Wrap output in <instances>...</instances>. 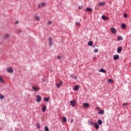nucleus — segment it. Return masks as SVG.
Masks as SVG:
<instances>
[{"label": "nucleus", "instance_id": "obj_41", "mask_svg": "<svg viewBox=\"0 0 131 131\" xmlns=\"http://www.w3.org/2000/svg\"><path fill=\"white\" fill-rule=\"evenodd\" d=\"M19 23V21L17 20L15 21V24H18Z\"/></svg>", "mask_w": 131, "mask_h": 131}, {"label": "nucleus", "instance_id": "obj_20", "mask_svg": "<svg viewBox=\"0 0 131 131\" xmlns=\"http://www.w3.org/2000/svg\"><path fill=\"white\" fill-rule=\"evenodd\" d=\"M121 51H122V48L121 47H120L118 49H117V53H121Z\"/></svg>", "mask_w": 131, "mask_h": 131}, {"label": "nucleus", "instance_id": "obj_10", "mask_svg": "<svg viewBox=\"0 0 131 131\" xmlns=\"http://www.w3.org/2000/svg\"><path fill=\"white\" fill-rule=\"evenodd\" d=\"M113 59L115 61L116 60H118V59H119V55H114Z\"/></svg>", "mask_w": 131, "mask_h": 131}, {"label": "nucleus", "instance_id": "obj_3", "mask_svg": "<svg viewBox=\"0 0 131 131\" xmlns=\"http://www.w3.org/2000/svg\"><path fill=\"white\" fill-rule=\"evenodd\" d=\"M36 98H37V99H36L37 103H39V102H40V101H41V96H40L39 95H37L36 96Z\"/></svg>", "mask_w": 131, "mask_h": 131}, {"label": "nucleus", "instance_id": "obj_46", "mask_svg": "<svg viewBox=\"0 0 131 131\" xmlns=\"http://www.w3.org/2000/svg\"><path fill=\"white\" fill-rule=\"evenodd\" d=\"M74 78H77V77L74 76Z\"/></svg>", "mask_w": 131, "mask_h": 131}, {"label": "nucleus", "instance_id": "obj_32", "mask_svg": "<svg viewBox=\"0 0 131 131\" xmlns=\"http://www.w3.org/2000/svg\"><path fill=\"white\" fill-rule=\"evenodd\" d=\"M45 131H49L50 130L49 129V127H48V126H46L45 127Z\"/></svg>", "mask_w": 131, "mask_h": 131}, {"label": "nucleus", "instance_id": "obj_29", "mask_svg": "<svg viewBox=\"0 0 131 131\" xmlns=\"http://www.w3.org/2000/svg\"><path fill=\"white\" fill-rule=\"evenodd\" d=\"M105 5V3L104 2H100L99 3V5L100 6H104Z\"/></svg>", "mask_w": 131, "mask_h": 131}, {"label": "nucleus", "instance_id": "obj_4", "mask_svg": "<svg viewBox=\"0 0 131 131\" xmlns=\"http://www.w3.org/2000/svg\"><path fill=\"white\" fill-rule=\"evenodd\" d=\"M71 105L73 106V107H75L76 106V100H72L70 101Z\"/></svg>", "mask_w": 131, "mask_h": 131}, {"label": "nucleus", "instance_id": "obj_8", "mask_svg": "<svg viewBox=\"0 0 131 131\" xmlns=\"http://www.w3.org/2000/svg\"><path fill=\"white\" fill-rule=\"evenodd\" d=\"M62 84H63V82L62 81H60L59 83L56 84V86L59 88H60V86H61V85H62Z\"/></svg>", "mask_w": 131, "mask_h": 131}, {"label": "nucleus", "instance_id": "obj_22", "mask_svg": "<svg viewBox=\"0 0 131 131\" xmlns=\"http://www.w3.org/2000/svg\"><path fill=\"white\" fill-rule=\"evenodd\" d=\"M97 123H98L99 125H102V123H103V122L101 120H98V121H97Z\"/></svg>", "mask_w": 131, "mask_h": 131}, {"label": "nucleus", "instance_id": "obj_9", "mask_svg": "<svg viewBox=\"0 0 131 131\" xmlns=\"http://www.w3.org/2000/svg\"><path fill=\"white\" fill-rule=\"evenodd\" d=\"M9 37H10V34L8 33H7L4 36L3 38H4V39H8Z\"/></svg>", "mask_w": 131, "mask_h": 131}, {"label": "nucleus", "instance_id": "obj_12", "mask_svg": "<svg viewBox=\"0 0 131 131\" xmlns=\"http://www.w3.org/2000/svg\"><path fill=\"white\" fill-rule=\"evenodd\" d=\"M99 72H102V73H106V70L104 69H100L99 71Z\"/></svg>", "mask_w": 131, "mask_h": 131}, {"label": "nucleus", "instance_id": "obj_40", "mask_svg": "<svg viewBox=\"0 0 131 131\" xmlns=\"http://www.w3.org/2000/svg\"><path fill=\"white\" fill-rule=\"evenodd\" d=\"M47 24H48V25H51L52 24V21H49L47 23Z\"/></svg>", "mask_w": 131, "mask_h": 131}, {"label": "nucleus", "instance_id": "obj_1", "mask_svg": "<svg viewBox=\"0 0 131 131\" xmlns=\"http://www.w3.org/2000/svg\"><path fill=\"white\" fill-rule=\"evenodd\" d=\"M32 89L34 91V92H38V91L39 90V89H38V86L37 85L33 86L32 87Z\"/></svg>", "mask_w": 131, "mask_h": 131}, {"label": "nucleus", "instance_id": "obj_23", "mask_svg": "<svg viewBox=\"0 0 131 131\" xmlns=\"http://www.w3.org/2000/svg\"><path fill=\"white\" fill-rule=\"evenodd\" d=\"M102 18L103 19V20H108V17H107L106 16H105V15H102Z\"/></svg>", "mask_w": 131, "mask_h": 131}, {"label": "nucleus", "instance_id": "obj_38", "mask_svg": "<svg viewBox=\"0 0 131 131\" xmlns=\"http://www.w3.org/2000/svg\"><path fill=\"white\" fill-rule=\"evenodd\" d=\"M36 126L37 128H40V126H39V124L38 123H36Z\"/></svg>", "mask_w": 131, "mask_h": 131}, {"label": "nucleus", "instance_id": "obj_25", "mask_svg": "<svg viewBox=\"0 0 131 131\" xmlns=\"http://www.w3.org/2000/svg\"><path fill=\"white\" fill-rule=\"evenodd\" d=\"M35 20L36 21H39V17L38 16H35Z\"/></svg>", "mask_w": 131, "mask_h": 131}, {"label": "nucleus", "instance_id": "obj_37", "mask_svg": "<svg viewBox=\"0 0 131 131\" xmlns=\"http://www.w3.org/2000/svg\"><path fill=\"white\" fill-rule=\"evenodd\" d=\"M127 105H128V103H124L123 104V106L124 107L125 106H127Z\"/></svg>", "mask_w": 131, "mask_h": 131}, {"label": "nucleus", "instance_id": "obj_39", "mask_svg": "<svg viewBox=\"0 0 131 131\" xmlns=\"http://www.w3.org/2000/svg\"><path fill=\"white\" fill-rule=\"evenodd\" d=\"M124 18H127V14L126 13H124Z\"/></svg>", "mask_w": 131, "mask_h": 131}, {"label": "nucleus", "instance_id": "obj_2", "mask_svg": "<svg viewBox=\"0 0 131 131\" xmlns=\"http://www.w3.org/2000/svg\"><path fill=\"white\" fill-rule=\"evenodd\" d=\"M7 72H8V73H13V72H14V70H13V68L11 67L8 68L7 69Z\"/></svg>", "mask_w": 131, "mask_h": 131}, {"label": "nucleus", "instance_id": "obj_6", "mask_svg": "<svg viewBox=\"0 0 131 131\" xmlns=\"http://www.w3.org/2000/svg\"><path fill=\"white\" fill-rule=\"evenodd\" d=\"M111 31H112V33H113L114 34H116V33H117L116 29L114 28H112L111 29Z\"/></svg>", "mask_w": 131, "mask_h": 131}, {"label": "nucleus", "instance_id": "obj_34", "mask_svg": "<svg viewBox=\"0 0 131 131\" xmlns=\"http://www.w3.org/2000/svg\"><path fill=\"white\" fill-rule=\"evenodd\" d=\"M75 25L77 26H80V24L77 21L75 23Z\"/></svg>", "mask_w": 131, "mask_h": 131}, {"label": "nucleus", "instance_id": "obj_19", "mask_svg": "<svg viewBox=\"0 0 131 131\" xmlns=\"http://www.w3.org/2000/svg\"><path fill=\"white\" fill-rule=\"evenodd\" d=\"M86 11L87 12H92L93 11V9L88 7L86 8Z\"/></svg>", "mask_w": 131, "mask_h": 131}, {"label": "nucleus", "instance_id": "obj_28", "mask_svg": "<svg viewBox=\"0 0 131 131\" xmlns=\"http://www.w3.org/2000/svg\"><path fill=\"white\" fill-rule=\"evenodd\" d=\"M62 120H63V122H67V119L66 118V117H63L62 118Z\"/></svg>", "mask_w": 131, "mask_h": 131}, {"label": "nucleus", "instance_id": "obj_11", "mask_svg": "<svg viewBox=\"0 0 131 131\" xmlns=\"http://www.w3.org/2000/svg\"><path fill=\"white\" fill-rule=\"evenodd\" d=\"M49 46H50V47H52V46H53V41H52L51 37L49 38Z\"/></svg>", "mask_w": 131, "mask_h": 131}, {"label": "nucleus", "instance_id": "obj_45", "mask_svg": "<svg viewBox=\"0 0 131 131\" xmlns=\"http://www.w3.org/2000/svg\"><path fill=\"white\" fill-rule=\"evenodd\" d=\"M70 77H73V75H70Z\"/></svg>", "mask_w": 131, "mask_h": 131}, {"label": "nucleus", "instance_id": "obj_35", "mask_svg": "<svg viewBox=\"0 0 131 131\" xmlns=\"http://www.w3.org/2000/svg\"><path fill=\"white\" fill-rule=\"evenodd\" d=\"M94 53H98L99 52V50L98 49H95L94 51Z\"/></svg>", "mask_w": 131, "mask_h": 131}, {"label": "nucleus", "instance_id": "obj_21", "mask_svg": "<svg viewBox=\"0 0 131 131\" xmlns=\"http://www.w3.org/2000/svg\"><path fill=\"white\" fill-rule=\"evenodd\" d=\"M98 114H100V115H103V114H104V110L99 111Z\"/></svg>", "mask_w": 131, "mask_h": 131}, {"label": "nucleus", "instance_id": "obj_24", "mask_svg": "<svg viewBox=\"0 0 131 131\" xmlns=\"http://www.w3.org/2000/svg\"><path fill=\"white\" fill-rule=\"evenodd\" d=\"M0 82H2V83H4L5 81L3 79V77L0 76Z\"/></svg>", "mask_w": 131, "mask_h": 131}, {"label": "nucleus", "instance_id": "obj_43", "mask_svg": "<svg viewBox=\"0 0 131 131\" xmlns=\"http://www.w3.org/2000/svg\"><path fill=\"white\" fill-rule=\"evenodd\" d=\"M73 122V120H71V123H72Z\"/></svg>", "mask_w": 131, "mask_h": 131}, {"label": "nucleus", "instance_id": "obj_18", "mask_svg": "<svg viewBox=\"0 0 131 131\" xmlns=\"http://www.w3.org/2000/svg\"><path fill=\"white\" fill-rule=\"evenodd\" d=\"M79 89V85H78L75 86V87L74 88V91H77Z\"/></svg>", "mask_w": 131, "mask_h": 131}, {"label": "nucleus", "instance_id": "obj_13", "mask_svg": "<svg viewBox=\"0 0 131 131\" xmlns=\"http://www.w3.org/2000/svg\"><path fill=\"white\" fill-rule=\"evenodd\" d=\"M121 27L122 29H125V28H126V25L124 24H122Z\"/></svg>", "mask_w": 131, "mask_h": 131}, {"label": "nucleus", "instance_id": "obj_27", "mask_svg": "<svg viewBox=\"0 0 131 131\" xmlns=\"http://www.w3.org/2000/svg\"><path fill=\"white\" fill-rule=\"evenodd\" d=\"M43 100L45 101V102H49V101H50V98H47L45 97L43 98Z\"/></svg>", "mask_w": 131, "mask_h": 131}, {"label": "nucleus", "instance_id": "obj_33", "mask_svg": "<svg viewBox=\"0 0 131 131\" xmlns=\"http://www.w3.org/2000/svg\"><path fill=\"white\" fill-rule=\"evenodd\" d=\"M89 124L90 125H94V122H93L92 121H90L89 122Z\"/></svg>", "mask_w": 131, "mask_h": 131}, {"label": "nucleus", "instance_id": "obj_15", "mask_svg": "<svg viewBox=\"0 0 131 131\" xmlns=\"http://www.w3.org/2000/svg\"><path fill=\"white\" fill-rule=\"evenodd\" d=\"M107 82L109 83H114V81L112 79H107Z\"/></svg>", "mask_w": 131, "mask_h": 131}, {"label": "nucleus", "instance_id": "obj_42", "mask_svg": "<svg viewBox=\"0 0 131 131\" xmlns=\"http://www.w3.org/2000/svg\"><path fill=\"white\" fill-rule=\"evenodd\" d=\"M58 60H60V59H61V56H58Z\"/></svg>", "mask_w": 131, "mask_h": 131}, {"label": "nucleus", "instance_id": "obj_26", "mask_svg": "<svg viewBox=\"0 0 131 131\" xmlns=\"http://www.w3.org/2000/svg\"><path fill=\"white\" fill-rule=\"evenodd\" d=\"M118 40H123V38L122 36H119L117 37Z\"/></svg>", "mask_w": 131, "mask_h": 131}, {"label": "nucleus", "instance_id": "obj_47", "mask_svg": "<svg viewBox=\"0 0 131 131\" xmlns=\"http://www.w3.org/2000/svg\"><path fill=\"white\" fill-rule=\"evenodd\" d=\"M96 108L99 109V107H96Z\"/></svg>", "mask_w": 131, "mask_h": 131}, {"label": "nucleus", "instance_id": "obj_16", "mask_svg": "<svg viewBox=\"0 0 131 131\" xmlns=\"http://www.w3.org/2000/svg\"><path fill=\"white\" fill-rule=\"evenodd\" d=\"M94 126H95L96 129H98V128L99 127V125L97 123H94Z\"/></svg>", "mask_w": 131, "mask_h": 131}, {"label": "nucleus", "instance_id": "obj_14", "mask_svg": "<svg viewBox=\"0 0 131 131\" xmlns=\"http://www.w3.org/2000/svg\"><path fill=\"white\" fill-rule=\"evenodd\" d=\"M46 110H47V106L45 105H43V107L42 108V112H46Z\"/></svg>", "mask_w": 131, "mask_h": 131}, {"label": "nucleus", "instance_id": "obj_30", "mask_svg": "<svg viewBox=\"0 0 131 131\" xmlns=\"http://www.w3.org/2000/svg\"><path fill=\"white\" fill-rule=\"evenodd\" d=\"M21 32H22V30H16V33L19 34V33H21Z\"/></svg>", "mask_w": 131, "mask_h": 131}, {"label": "nucleus", "instance_id": "obj_7", "mask_svg": "<svg viewBox=\"0 0 131 131\" xmlns=\"http://www.w3.org/2000/svg\"><path fill=\"white\" fill-rule=\"evenodd\" d=\"M83 107L84 108H89L90 107V104L89 103H83Z\"/></svg>", "mask_w": 131, "mask_h": 131}, {"label": "nucleus", "instance_id": "obj_17", "mask_svg": "<svg viewBox=\"0 0 131 131\" xmlns=\"http://www.w3.org/2000/svg\"><path fill=\"white\" fill-rule=\"evenodd\" d=\"M94 45V43L93 42V41H89L88 42V46H90V47H92Z\"/></svg>", "mask_w": 131, "mask_h": 131}, {"label": "nucleus", "instance_id": "obj_5", "mask_svg": "<svg viewBox=\"0 0 131 131\" xmlns=\"http://www.w3.org/2000/svg\"><path fill=\"white\" fill-rule=\"evenodd\" d=\"M46 5H47V3H42L38 5V8H42L43 7H45V6H46Z\"/></svg>", "mask_w": 131, "mask_h": 131}, {"label": "nucleus", "instance_id": "obj_36", "mask_svg": "<svg viewBox=\"0 0 131 131\" xmlns=\"http://www.w3.org/2000/svg\"><path fill=\"white\" fill-rule=\"evenodd\" d=\"M82 8H83V6H80L78 7L79 10H81L82 9Z\"/></svg>", "mask_w": 131, "mask_h": 131}, {"label": "nucleus", "instance_id": "obj_44", "mask_svg": "<svg viewBox=\"0 0 131 131\" xmlns=\"http://www.w3.org/2000/svg\"><path fill=\"white\" fill-rule=\"evenodd\" d=\"M96 47V45H93V48H95Z\"/></svg>", "mask_w": 131, "mask_h": 131}, {"label": "nucleus", "instance_id": "obj_31", "mask_svg": "<svg viewBox=\"0 0 131 131\" xmlns=\"http://www.w3.org/2000/svg\"><path fill=\"white\" fill-rule=\"evenodd\" d=\"M3 99H5V96L3 95H0V99L3 100Z\"/></svg>", "mask_w": 131, "mask_h": 131}]
</instances>
